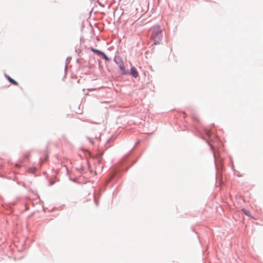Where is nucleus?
I'll list each match as a JSON object with an SVG mask.
<instances>
[{"label": "nucleus", "instance_id": "4", "mask_svg": "<svg viewBox=\"0 0 263 263\" xmlns=\"http://www.w3.org/2000/svg\"><path fill=\"white\" fill-rule=\"evenodd\" d=\"M6 78L8 79V80L12 84L15 85H18V83L15 81V80H13L11 78H10L8 76H6Z\"/></svg>", "mask_w": 263, "mask_h": 263}, {"label": "nucleus", "instance_id": "8", "mask_svg": "<svg viewBox=\"0 0 263 263\" xmlns=\"http://www.w3.org/2000/svg\"><path fill=\"white\" fill-rule=\"evenodd\" d=\"M101 55H102V56H103V58L105 60H107V61H108V58H107V57L106 56V54H105L104 53H103V54H101Z\"/></svg>", "mask_w": 263, "mask_h": 263}, {"label": "nucleus", "instance_id": "1", "mask_svg": "<svg viewBox=\"0 0 263 263\" xmlns=\"http://www.w3.org/2000/svg\"><path fill=\"white\" fill-rule=\"evenodd\" d=\"M162 38V30L160 26H157L154 27V31L152 34L151 39L153 40L154 44L157 45L159 43Z\"/></svg>", "mask_w": 263, "mask_h": 263}, {"label": "nucleus", "instance_id": "11", "mask_svg": "<svg viewBox=\"0 0 263 263\" xmlns=\"http://www.w3.org/2000/svg\"><path fill=\"white\" fill-rule=\"evenodd\" d=\"M114 177V176L112 175L111 177L110 178V180L111 179V178Z\"/></svg>", "mask_w": 263, "mask_h": 263}, {"label": "nucleus", "instance_id": "10", "mask_svg": "<svg viewBox=\"0 0 263 263\" xmlns=\"http://www.w3.org/2000/svg\"><path fill=\"white\" fill-rule=\"evenodd\" d=\"M206 135L207 136L210 138V136H211V132L210 131H207L206 132Z\"/></svg>", "mask_w": 263, "mask_h": 263}, {"label": "nucleus", "instance_id": "2", "mask_svg": "<svg viewBox=\"0 0 263 263\" xmlns=\"http://www.w3.org/2000/svg\"><path fill=\"white\" fill-rule=\"evenodd\" d=\"M117 64L119 65V67L121 71L122 74H126V71L125 70V67L124 64V63L123 62H120L119 63H117Z\"/></svg>", "mask_w": 263, "mask_h": 263}, {"label": "nucleus", "instance_id": "3", "mask_svg": "<svg viewBox=\"0 0 263 263\" xmlns=\"http://www.w3.org/2000/svg\"><path fill=\"white\" fill-rule=\"evenodd\" d=\"M130 74L134 77H138L139 74L135 67H132L130 69Z\"/></svg>", "mask_w": 263, "mask_h": 263}, {"label": "nucleus", "instance_id": "7", "mask_svg": "<svg viewBox=\"0 0 263 263\" xmlns=\"http://www.w3.org/2000/svg\"><path fill=\"white\" fill-rule=\"evenodd\" d=\"M242 211H243V213L247 215V216H250V212L249 211H248L247 210H245V209H242Z\"/></svg>", "mask_w": 263, "mask_h": 263}, {"label": "nucleus", "instance_id": "6", "mask_svg": "<svg viewBox=\"0 0 263 263\" xmlns=\"http://www.w3.org/2000/svg\"><path fill=\"white\" fill-rule=\"evenodd\" d=\"M91 50L94 53L97 54L99 55H101L102 54H103V52H101L100 50H98L97 49H96L95 48H91Z\"/></svg>", "mask_w": 263, "mask_h": 263}, {"label": "nucleus", "instance_id": "5", "mask_svg": "<svg viewBox=\"0 0 263 263\" xmlns=\"http://www.w3.org/2000/svg\"><path fill=\"white\" fill-rule=\"evenodd\" d=\"M30 156V153H27L25 154L23 156V157L22 158V161H25L26 160H28Z\"/></svg>", "mask_w": 263, "mask_h": 263}, {"label": "nucleus", "instance_id": "9", "mask_svg": "<svg viewBox=\"0 0 263 263\" xmlns=\"http://www.w3.org/2000/svg\"><path fill=\"white\" fill-rule=\"evenodd\" d=\"M96 160L99 162V163H100L101 162V157H98L96 158Z\"/></svg>", "mask_w": 263, "mask_h": 263}]
</instances>
